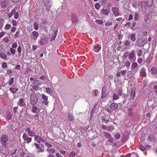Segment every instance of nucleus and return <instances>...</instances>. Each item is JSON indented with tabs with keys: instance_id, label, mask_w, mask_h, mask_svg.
<instances>
[{
	"instance_id": "obj_25",
	"label": "nucleus",
	"mask_w": 157,
	"mask_h": 157,
	"mask_svg": "<svg viewBox=\"0 0 157 157\" xmlns=\"http://www.w3.org/2000/svg\"><path fill=\"white\" fill-rule=\"evenodd\" d=\"M57 32H58L57 30H56L55 31H54V35H53V36H52V37L51 38V40H54L55 39L56 37V36L57 33Z\"/></svg>"
},
{
	"instance_id": "obj_60",
	"label": "nucleus",
	"mask_w": 157,
	"mask_h": 157,
	"mask_svg": "<svg viewBox=\"0 0 157 157\" xmlns=\"http://www.w3.org/2000/svg\"><path fill=\"white\" fill-rule=\"evenodd\" d=\"M16 29V28L15 27H13L11 29V31L13 32H14Z\"/></svg>"
},
{
	"instance_id": "obj_47",
	"label": "nucleus",
	"mask_w": 157,
	"mask_h": 157,
	"mask_svg": "<svg viewBox=\"0 0 157 157\" xmlns=\"http://www.w3.org/2000/svg\"><path fill=\"white\" fill-rule=\"evenodd\" d=\"M137 62L139 64H141L143 62L142 59L141 57H139L137 59Z\"/></svg>"
},
{
	"instance_id": "obj_45",
	"label": "nucleus",
	"mask_w": 157,
	"mask_h": 157,
	"mask_svg": "<svg viewBox=\"0 0 157 157\" xmlns=\"http://www.w3.org/2000/svg\"><path fill=\"white\" fill-rule=\"evenodd\" d=\"M128 52H126L124 53L123 56V58L124 59L127 58V57H128Z\"/></svg>"
},
{
	"instance_id": "obj_17",
	"label": "nucleus",
	"mask_w": 157,
	"mask_h": 157,
	"mask_svg": "<svg viewBox=\"0 0 157 157\" xmlns=\"http://www.w3.org/2000/svg\"><path fill=\"white\" fill-rule=\"evenodd\" d=\"M118 107L117 104L113 103L110 106V108L112 110H115Z\"/></svg>"
},
{
	"instance_id": "obj_61",
	"label": "nucleus",
	"mask_w": 157,
	"mask_h": 157,
	"mask_svg": "<svg viewBox=\"0 0 157 157\" xmlns=\"http://www.w3.org/2000/svg\"><path fill=\"white\" fill-rule=\"evenodd\" d=\"M100 2L102 5H105L106 3V0H100Z\"/></svg>"
},
{
	"instance_id": "obj_49",
	"label": "nucleus",
	"mask_w": 157,
	"mask_h": 157,
	"mask_svg": "<svg viewBox=\"0 0 157 157\" xmlns=\"http://www.w3.org/2000/svg\"><path fill=\"white\" fill-rule=\"evenodd\" d=\"M44 144L46 146L48 147H52V145L51 144L47 142H46Z\"/></svg>"
},
{
	"instance_id": "obj_35",
	"label": "nucleus",
	"mask_w": 157,
	"mask_h": 157,
	"mask_svg": "<svg viewBox=\"0 0 157 157\" xmlns=\"http://www.w3.org/2000/svg\"><path fill=\"white\" fill-rule=\"evenodd\" d=\"M95 22L99 25H102L103 23V21L102 20H97Z\"/></svg>"
},
{
	"instance_id": "obj_48",
	"label": "nucleus",
	"mask_w": 157,
	"mask_h": 157,
	"mask_svg": "<svg viewBox=\"0 0 157 157\" xmlns=\"http://www.w3.org/2000/svg\"><path fill=\"white\" fill-rule=\"evenodd\" d=\"M140 149L143 151H144L146 150L145 147L142 145H141L140 146Z\"/></svg>"
},
{
	"instance_id": "obj_23",
	"label": "nucleus",
	"mask_w": 157,
	"mask_h": 157,
	"mask_svg": "<svg viewBox=\"0 0 157 157\" xmlns=\"http://www.w3.org/2000/svg\"><path fill=\"white\" fill-rule=\"evenodd\" d=\"M10 90L13 93H16L17 91L18 90V89L17 88H10Z\"/></svg>"
},
{
	"instance_id": "obj_64",
	"label": "nucleus",
	"mask_w": 157,
	"mask_h": 157,
	"mask_svg": "<svg viewBox=\"0 0 157 157\" xmlns=\"http://www.w3.org/2000/svg\"><path fill=\"white\" fill-rule=\"evenodd\" d=\"M154 89L155 90V92L157 94V86L155 85L154 87Z\"/></svg>"
},
{
	"instance_id": "obj_46",
	"label": "nucleus",
	"mask_w": 157,
	"mask_h": 157,
	"mask_svg": "<svg viewBox=\"0 0 157 157\" xmlns=\"http://www.w3.org/2000/svg\"><path fill=\"white\" fill-rule=\"evenodd\" d=\"M128 114L130 116H131L132 114V109L131 108H130L128 109Z\"/></svg>"
},
{
	"instance_id": "obj_33",
	"label": "nucleus",
	"mask_w": 157,
	"mask_h": 157,
	"mask_svg": "<svg viewBox=\"0 0 157 157\" xmlns=\"http://www.w3.org/2000/svg\"><path fill=\"white\" fill-rule=\"evenodd\" d=\"M40 43L41 44L43 45L46 42V40L44 38H42L40 41Z\"/></svg>"
},
{
	"instance_id": "obj_43",
	"label": "nucleus",
	"mask_w": 157,
	"mask_h": 157,
	"mask_svg": "<svg viewBox=\"0 0 157 157\" xmlns=\"http://www.w3.org/2000/svg\"><path fill=\"white\" fill-rule=\"evenodd\" d=\"M46 90L47 92L49 93H52V92L51 89L49 87L46 88Z\"/></svg>"
},
{
	"instance_id": "obj_22",
	"label": "nucleus",
	"mask_w": 157,
	"mask_h": 157,
	"mask_svg": "<svg viewBox=\"0 0 157 157\" xmlns=\"http://www.w3.org/2000/svg\"><path fill=\"white\" fill-rule=\"evenodd\" d=\"M142 51L140 49H138L137 50V55L138 56H142Z\"/></svg>"
},
{
	"instance_id": "obj_1",
	"label": "nucleus",
	"mask_w": 157,
	"mask_h": 157,
	"mask_svg": "<svg viewBox=\"0 0 157 157\" xmlns=\"http://www.w3.org/2000/svg\"><path fill=\"white\" fill-rule=\"evenodd\" d=\"M38 96L34 93H32L30 97V102L32 105L36 104L38 101Z\"/></svg>"
},
{
	"instance_id": "obj_21",
	"label": "nucleus",
	"mask_w": 157,
	"mask_h": 157,
	"mask_svg": "<svg viewBox=\"0 0 157 157\" xmlns=\"http://www.w3.org/2000/svg\"><path fill=\"white\" fill-rule=\"evenodd\" d=\"M151 73L156 74L157 73V69L155 67H152L151 69Z\"/></svg>"
},
{
	"instance_id": "obj_13",
	"label": "nucleus",
	"mask_w": 157,
	"mask_h": 157,
	"mask_svg": "<svg viewBox=\"0 0 157 157\" xmlns=\"http://www.w3.org/2000/svg\"><path fill=\"white\" fill-rule=\"evenodd\" d=\"M17 104L18 105L21 107L24 106L26 104L25 100L22 98L20 99Z\"/></svg>"
},
{
	"instance_id": "obj_9",
	"label": "nucleus",
	"mask_w": 157,
	"mask_h": 157,
	"mask_svg": "<svg viewBox=\"0 0 157 157\" xmlns=\"http://www.w3.org/2000/svg\"><path fill=\"white\" fill-rule=\"evenodd\" d=\"M25 132L28 133V135L30 136L33 137L35 136V133L33 131L31 130V129L30 128H27L25 131Z\"/></svg>"
},
{
	"instance_id": "obj_52",
	"label": "nucleus",
	"mask_w": 157,
	"mask_h": 157,
	"mask_svg": "<svg viewBox=\"0 0 157 157\" xmlns=\"http://www.w3.org/2000/svg\"><path fill=\"white\" fill-rule=\"evenodd\" d=\"M42 103L44 105H45L48 106V100H43V101H42Z\"/></svg>"
},
{
	"instance_id": "obj_19",
	"label": "nucleus",
	"mask_w": 157,
	"mask_h": 157,
	"mask_svg": "<svg viewBox=\"0 0 157 157\" xmlns=\"http://www.w3.org/2000/svg\"><path fill=\"white\" fill-rule=\"evenodd\" d=\"M32 35L36 39H37L39 36V33L37 31H33L32 33Z\"/></svg>"
},
{
	"instance_id": "obj_42",
	"label": "nucleus",
	"mask_w": 157,
	"mask_h": 157,
	"mask_svg": "<svg viewBox=\"0 0 157 157\" xmlns=\"http://www.w3.org/2000/svg\"><path fill=\"white\" fill-rule=\"evenodd\" d=\"M42 98L44 100H48V97L47 96H46L44 94H42Z\"/></svg>"
},
{
	"instance_id": "obj_10",
	"label": "nucleus",
	"mask_w": 157,
	"mask_h": 157,
	"mask_svg": "<svg viewBox=\"0 0 157 157\" xmlns=\"http://www.w3.org/2000/svg\"><path fill=\"white\" fill-rule=\"evenodd\" d=\"M110 12V9L109 8L107 9H102L100 11L101 13L104 15H108Z\"/></svg>"
},
{
	"instance_id": "obj_32",
	"label": "nucleus",
	"mask_w": 157,
	"mask_h": 157,
	"mask_svg": "<svg viewBox=\"0 0 157 157\" xmlns=\"http://www.w3.org/2000/svg\"><path fill=\"white\" fill-rule=\"evenodd\" d=\"M124 63L125 66H126L127 67H129L131 64V63L129 61L127 60Z\"/></svg>"
},
{
	"instance_id": "obj_59",
	"label": "nucleus",
	"mask_w": 157,
	"mask_h": 157,
	"mask_svg": "<svg viewBox=\"0 0 157 157\" xmlns=\"http://www.w3.org/2000/svg\"><path fill=\"white\" fill-rule=\"evenodd\" d=\"M13 25L14 26H16L17 25V21L14 20H13L12 21Z\"/></svg>"
},
{
	"instance_id": "obj_50",
	"label": "nucleus",
	"mask_w": 157,
	"mask_h": 157,
	"mask_svg": "<svg viewBox=\"0 0 157 157\" xmlns=\"http://www.w3.org/2000/svg\"><path fill=\"white\" fill-rule=\"evenodd\" d=\"M10 51L11 53L12 54H15V50L12 48H10Z\"/></svg>"
},
{
	"instance_id": "obj_58",
	"label": "nucleus",
	"mask_w": 157,
	"mask_h": 157,
	"mask_svg": "<svg viewBox=\"0 0 157 157\" xmlns=\"http://www.w3.org/2000/svg\"><path fill=\"white\" fill-rule=\"evenodd\" d=\"M112 22H109L108 21L107 23H106L105 25L106 26H109V25H112Z\"/></svg>"
},
{
	"instance_id": "obj_6",
	"label": "nucleus",
	"mask_w": 157,
	"mask_h": 157,
	"mask_svg": "<svg viewBox=\"0 0 157 157\" xmlns=\"http://www.w3.org/2000/svg\"><path fill=\"white\" fill-rule=\"evenodd\" d=\"M122 90L121 89L118 90L117 94L114 93L113 95V99L114 100H116L118 99L119 97L122 95Z\"/></svg>"
},
{
	"instance_id": "obj_5",
	"label": "nucleus",
	"mask_w": 157,
	"mask_h": 157,
	"mask_svg": "<svg viewBox=\"0 0 157 157\" xmlns=\"http://www.w3.org/2000/svg\"><path fill=\"white\" fill-rule=\"evenodd\" d=\"M112 11L113 13L116 16H121V15L119 9L117 7H113Z\"/></svg>"
},
{
	"instance_id": "obj_15",
	"label": "nucleus",
	"mask_w": 157,
	"mask_h": 157,
	"mask_svg": "<svg viewBox=\"0 0 157 157\" xmlns=\"http://www.w3.org/2000/svg\"><path fill=\"white\" fill-rule=\"evenodd\" d=\"M135 95V92L134 90H132L130 95V100H133Z\"/></svg>"
},
{
	"instance_id": "obj_14",
	"label": "nucleus",
	"mask_w": 157,
	"mask_h": 157,
	"mask_svg": "<svg viewBox=\"0 0 157 157\" xmlns=\"http://www.w3.org/2000/svg\"><path fill=\"white\" fill-rule=\"evenodd\" d=\"M144 2L146 5L148 7H151L153 4V0H145Z\"/></svg>"
},
{
	"instance_id": "obj_27",
	"label": "nucleus",
	"mask_w": 157,
	"mask_h": 157,
	"mask_svg": "<svg viewBox=\"0 0 157 157\" xmlns=\"http://www.w3.org/2000/svg\"><path fill=\"white\" fill-rule=\"evenodd\" d=\"M0 57L4 59H7L6 55L3 53H0Z\"/></svg>"
},
{
	"instance_id": "obj_4",
	"label": "nucleus",
	"mask_w": 157,
	"mask_h": 157,
	"mask_svg": "<svg viewBox=\"0 0 157 157\" xmlns=\"http://www.w3.org/2000/svg\"><path fill=\"white\" fill-rule=\"evenodd\" d=\"M147 42V40L145 38H140L137 40L136 44L140 47L144 46Z\"/></svg>"
},
{
	"instance_id": "obj_8",
	"label": "nucleus",
	"mask_w": 157,
	"mask_h": 157,
	"mask_svg": "<svg viewBox=\"0 0 157 157\" xmlns=\"http://www.w3.org/2000/svg\"><path fill=\"white\" fill-rule=\"evenodd\" d=\"M23 138L25 142L29 143L32 140V138L28 137L27 134L24 133L23 135Z\"/></svg>"
},
{
	"instance_id": "obj_40",
	"label": "nucleus",
	"mask_w": 157,
	"mask_h": 157,
	"mask_svg": "<svg viewBox=\"0 0 157 157\" xmlns=\"http://www.w3.org/2000/svg\"><path fill=\"white\" fill-rule=\"evenodd\" d=\"M14 78H13L10 79V81L8 82V84L9 85H11L14 82Z\"/></svg>"
},
{
	"instance_id": "obj_44",
	"label": "nucleus",
	"mask_w": 157,
	"mask_h": 157,
	"mask_svg": "<svg viewBox=\"0 0 157 157\" xmlns=\"http://www.w3.org/2000/svg\"><path fill=\"white\" fill-rule=\"evenodd\" d=\"M114 138L117 139H119L120 137V135L118 133H117L114 135Z\"/></svg>"
},
{
	"instance_id": "obj_12",
	"label": "nucleus",
	"mask_w": 157,
	"mask_h": 157,
	"mask_svg": "<svg viewBox=\"0 0 157 157\" xmlns=\"http://www.w3.org/2000/svg\"><path fill=\"white\" fill-rule=\"evenodd\" d=\"M146 71V69L145 68H141L140 71V75L141 77H145L146 76L147 74Z\"/></svg>"
},
{
	"instance_id": "obj_54",
	"label": "nucleus",
	"mask_w": 157,
	"mask_h": 157,
	"mask_svg": "<svg viewBox=\"0 0 157 157\" xmlns=\"http://www.w3.org/2000/svg\"><path fill=\"white\" fill-rule=\"evenodd\" d=\"M127 72L126 70H122L121 71V73L122 75H124Z\"/></svg>"
},
{
	"instance_id": "obj_2",
	"label": "nucleus",
	"mask_w": 157,
	"mask_h": 157,
	"mask_svg": "<svg viewBox=\"0 0 157 157\" xmlns=\"http://www.w3.org/2000/svg\"><path fill=\"white\" fill-rule=\"evenodd\" d=\"M128 59L132 62L136 60L135 52L134 50H131L130 53H128Z\"/></svg>"
},
{
	"instance_id": "obj_63",
	"label": "nucleus",
	"mask_w": 157,
	"mask_h": 157,
	"mask_svg": "<svg viewBox=\"0 0 157 157\" xmlns=\"http://www.w3.org/2000/svg\"><path fill=\"white\" fill-rule=\"evenodd\" d=\"M131 156H132V157H138L137 154L134 153H131Z\"/></svg>"
},
{
	"instance_id": "obj_62",
	"label": "nucleus",
	"mask_w": 157,
	"mask_h": 157,
	"mask_svg": "<svg viewBox=\"0 0 157 157\" xmlns=\"http://www.w3.org/2000/svg\"><path fill=\"white\" fill-rule=\"evenodd\" d=\"M17 51L19 53H20L21 52V46H20L18 47L17 48Z\"/></svg>"
},
{
	"instance_id": "obj_51",
	"label": "nucleus",
	"mask_w": 157,
	"mask_h": 157,
	"mask_svg": "<svg viewBox=\"0 0 157 157\" xmlns=\"http://www.w3.org/2000/svg\"><path fill=\"white\" fill-rule=\"evenodd\" d=\"M2 67L3 68H6L7 67V63L5 62L3 63L2 64Z\"/></svg>"
},
{
	"instance_id": "obj_7",
	"label": "nucleus",
	"mask_w": 157,
	"mask_h": 157,
	"mask_svg": "<svg viewBox=\"0 0 157 157\" xmlns=\"http://www.w3.org/2000/svg\"><path fill=\"white\" fill-rule=\"evenodd\" d=\"M101 49V46L100 45L96 44L93 47V51L96 53L98 52Z\"/></svg>"
},
{
	"instance_id": "obj_3",
	"label": "nucleus",
	"mask_w": 157,
	"mask_h": 157,
	"mask_svg": "<svg viewBox=\"0 0 157 157\" xmlns=\"http://www.w3.org/2000/svg\"><path fill=\"white\" fill-rule=\"evenodd\" d=\"M8 136L7 135L5 134L2 135L1 139V142L3 146L6 147V146L7 142L8 141Z\"/></svg>"
},
{
	"instance_id": "obj_16",
	"label": "nucleus",
	"mask_w": 157,
	"mask_h": 157,
	"mask_svg": "<svg viewBox=\"0 0 157 157\" xmlns=\"http://www.w3.org/2000/svg\"><path fill=\"white\" fill-rule=\"evenodd\" d=\"M16 10L15 9H13L11 11V14L13 15L14 13V18L15 19H17L19 16V14L18 12H15Z\"/></svg>"
},
{
	"instance_id": "obj_39",
	"label": "nucleus",
	"mask_w": 157,
	"mask_h": 157,
	"mask_svg": "<svg viewBox=\"0 0 157 157\" xmlns=\"http://www.w3.org/2000/svg\"><path fill=\"white\" fill-rule=\"evenodd\" d=\"M100 5L98 3H96L95 4V9L97 10H98L100 9Z\"/></svg>"
},
{
	"instance_id": "obj_30",
	"label": "nucleus",
	"mask_w": 157,
	"mask_h": 157,
	"mask_svg": "<svg viewBox=\"0 0 157 157\" xmlns=\"http://www.w3.org/2000/svg\"><path fill=\"white\" fill-rule=\"evenodd\" d=\"M68 118L69 121H71L74 119L73 117L71 114L68 113Z\"/></svg>"
},
{
	"instance_id": "obj_41",
	"label": "nucleus",
	"mask_w": 157,
	"mask_h": 157,
	"mask_svg": "<svg viewBox=\"0 0 157 157\" xmlns=\"http://www.w3.org/2000/svg\"><path fill=\"white\" fill-rule=\"evenodd\" d=\"M36 149L37 150V152L38 153L42 152L44 151V148L41 149L40 147Z\"/></svg>"
},
{
	"instance_id": "obj_55",
	"label": "nucleus",
	"mask_w": 157,
	"mask_h": 157,
	"mask_svg": "<svg viewBox=\"0 0 157 157\" xmlns=\"http://www.w3.org/2000/svg\"><path fill=\"white\" fill-rule=\"evenodd\" d=\"M20 31L18 30L15 34V37H18V36H19V34H20Z\"/></svg>"
},
{
	"instance_id": "obj_31",
	"label": "nucleus",
	"mask_w": 157,
	"mask_h": 157,
	"mask_svg": "<svg viewBox=\"0 0 157 157\" xmlns=\"http://www.w3.org/2000/svg\"><path fill=\"white\" fill-rule=\"evenodd\" d=\"M33 26L34 29L36 30H37L38 29V24L36 22H35L33 23Z\"/></svg>"
},
{
	"instance_id": "obj_57",
	"label": "nucleus",
	"mask_w": 157,
	"mask_h": 157,
	"mask_svg": "<svg viewBox=\"0 0 157 157\" xmlns=\"http://www.w3.org/2000/svg\"><path fill=\"white\" fill-rule=\"evenodd\" d=\"M10 27H11L10 25L9 24H7L5 26V29H8L10 28Z\"/></svg>"
},
{
	"instance_id": "obj_18",
	"label": "nucleus",
	"mask_w": 157,
	"mask_h": 157,
	"mask_svg": "<svg viewBox=\"0 0 157 157\" xmlns=\"http://www.w3.org/2000/svg\"><path fill=\"white\" fill-rule=\"evenodd\" d=\"M154 139L155 136L153 135H150L148 137V140L149 141L152 142L154 140Z\"/></svg>"
},
{
	"instance_id": "obj_37",
	"label": "nucleus",
	"mask_w": 157,
	"mask_h": 157,
	"mask_svg": "<svg viewBox=\"0 0 157 157\" xmlns=\"http://www.w3.org/2000/svg\"><path fill=\"white\" fill-rule=\"evenodd\" d=\"M131 40L133 41H135L136 38L135 37V35L134 34H132L131 36Z\"/></svg>"
},
{
	"instance_id": "obj_11",
	"label": "nucleus",
	"mask_w": 157,
	"mask_h": 157,
	"mask_svg": "<svg viewBox=\"0 0 157 157\" xmlns=\"http://www.w3.org/2000/svg\"><path fill=\"white\" fill-rule=\"evenodd\" d=\"M71 20L73 23H76L78 21V17L77 15L74 13H72L71 14Z\"/></svg>"
},
{
	"instance_id": "obj_53",
	"label": "nucleus",
	"mask_w": 157,
	"mask_h": 157,
	"mask_svg": "<svg viewBox=\"0 0 157 157\" xmlns=\"http://www.w3.org/2000/svg\"><path fill=\"white\" fill-rule=\"evenodd\" d=\"M131 156V154H128L124 156V155H121L120 157H130Z\"/></svg>"
},
{
	"instance_id": "obj_29",
	"label": "nucleus",
	"mask_w": 157,
	"mask_h": 157,
	"mask_svg": "<svg viewBox=\"0 0 157 157\" xmlns=\"http://www.w3.org/2000/svg\"><path fill=\"white\" fill-rule=\"evenodd\" d=\"M149 16L147 14H145L144 18V21L145 22H147L149 20Z\"/></svg>"
},
{
	"instance_id": "obj_24",
	"label": "nucleus",
	"mask_w": 157,
	"mask_h": 157,
	"mask_svg": "<svg viewBox=\"0 0 157 157\" xmlns=\"http://www.w3.org/2000/svg\"><path fill=\"white\" fill-rule=\"evenodd\" d=\"M134 19L135 21H137L138 20L139 17V14L136 12H134Z\"/></svg>"
},
{
	"instance_id": "obj_38",
	"label": "nucleus",
	"mask_w": 157,
	"mask_h": 157,
	"mask_svg": "<svg viewBox=\"0 0 157 157\" xmlns=\"http://www.w3.org/2000/svg\"><path fill=\"white\" fill-rule=\"evenodd\" d=\"M137 66V64L136 62H133L132 64V68L133 69L136 68Z\"/></svg>"
},
{
	"instance_id": "obj_34",
	"label": "nucleus",
	"mask_w": 157,
	"mask_h": 157,
	"mask_svg": "<svg viewBox=\"0 0 157 157\" xmlns=\"http://www.w3.org/2000/svg\"><path fill=\"white\" fill-rule=\"evenodd\" d=\"M37 109V107H36V106L33 105V106L32 108V111L33 113H35L36 112Z\"/></svg>"
},
{
	"instance_id": "obj_26",
	"label": "nucleus",
	"mask_w": 157,
	"mask_h": 157,
	"mask_svg": "<svg viewBox=\"0 0 157 157\" xmlns=\"http://www.w3.org/2000/svg\"><path fill=\"white\" fill-rule=\"evenodd\" d=\"M103 134L105 137L108 139H109L111 137V136L107 132H103Z\"/></svg>"
},
{
	"instance_id": "obj_36",
	"label": "nucleus",
	"mask_w": 157,
	"mask_h": 157,
	"mask_svg": "<svg viewBox=\"0 0 157 157\" xmlns=\"http://www.w3.org/2000/svg\"><path fill=\"white\" fill-rule=\"evenodd\" d=\"M76 155V153L75 151L71 152L70 153V157H75V156Z\"/></svg>"
},
{
	"instance_id": "obj_28",
	"label": "nucleus",
	"mask_w": 157,
	"mask_h": 157,
	"mask_svg": "<svg viewBox=\"0 0 157 157\" xmlns=\"http://www.w3.org/2000/svg\"><path fill=\"white\" fill-rule=\"evenodd\" d=\"M47 150L50 154H51V153H54L55 151V150L53 149L48 148L47 149Z\"/></svg>"
},
{
	"instance_id": "obj_56",
	"label": "nucleus",
	"mask_w": 157,
	"mask_h": 157,
	"mask_svg": "<svg viewBox=\"0 0 157 157\" xmlns=\"http://www.w3.org/2000/svg\"><path fill=\"white\" fill-rule=\"evenodd\" d=\"M130 43L128 40H126L125 41V43H124V45L126 46H128L130 44Z\"/></svg>"
},
{
	"instance_id": "obj_20",
	"label": "nucleus",
	"mask_w": 157,
	"mask_h": 157,
	"mask_svg": "<svg viewBox=\"0 0 157 157\" xmlns=\"http://www.w3.org/2000/svg\"><path fill=\"white\" fill-rule=\"evenodd\" d=\"M35 139L36 141L38 143H40L41 142V138L39 136L36 135L35 136Z\"/></svg>"
}]
</instances>
